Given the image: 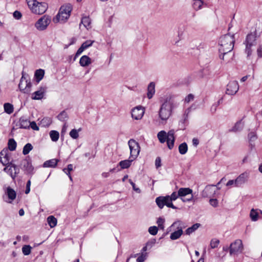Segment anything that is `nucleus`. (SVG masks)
Returning a JSON list of instances; mask_svg holds the SVG:
<instances>
[{
    "label": "nucleus",
    "instance_id": "nucleus-1",
    "mask_svg": "<svg viewBox=\"0 0 262 262\" xmlns=\"http://www.w3.org/2000/svg\"><path fill=\"white\" fill-rule=\"evenodd\" d=\"M234 36V34L231 35L228 33L220 38L219 52L221 59L224 60L225 56L233 50L235 42Z\"/></svg>",
    "mask_w": 262,
    "mask_h": 262
},
{
    "label": "nucleus",
    "instance_id": "nucleus-2",
    "mask_svg": "<svg viewBox=\"0 0 262 262\" xmlns=\"http://www.w3.org/2000/svg\"><path fill=\"white\" fill-rule=\"evenodd\" d=\"M174 107L173 98L170 96L167 97L159 111V116L161 120L166 121L171 116L172 111Z\"/></svg>",
    "mask_w": 262,
    "mask_h": 262
},
{
    "label": "nucleus",
    "instance_id": "nucleus-3",
    "mask_svg": "<svg viewBox=\"0 0 262 262\" xmlns=\"http://www.w3.org/2000/svg\"><path fill=\"white\" fill-rule=\"evenodd\" d=\"M257 37L256 30H255L253 32H251L247 35L244 44L246 46L245 52L247 54V57H249L251 55L252 53L251 48L256 45V38Z\"/></svg>",
    "mask_w": 262,
    "mask_h": 262
},
{
    "label": "nucleus",
    "instance_id": "nucleus-4",
    "mask_svg": "<svg viewBox=\"0 0 262 262\" xmlns=\"http://www.w3.org/2000/svg\"><path fill=\"white\" fill-rule=\"evenodd\" d=\"M72 10V6L70 4L62 6L59 9L58 13L56 16V17L54 18V21L57 23L61 20L65 22L69 18Z\"/></svg>",
    "mask_w": 262,
    "mask_h": 262
},
{
    "label": "nucleus",
    "instance_id": "nucleus-5",
    "mask_svg": "<svg viewBox=\"0 0 262 262\" xmlns=\"http://www.w3.org/2000/svg\"><path fill=\"white\" fill-rule=\"evenodd\" d=\"M19 167L26 174L32 175L34 173V168L32 165L31 159L29 156L21 161Z\"/></svg>",
    "mask_w": 262,
    "mask_h": 262
},
{
    "label": "nucleus",
    "instance_id": "nucleus-6",
    "mask_svg": "<svg viewBox=\"0 0 262 262\" xmlns=\"http://www.w3.org/2000/svg\"><path fill=\"white\" fill-rule=\"evenodd\" d=\"M130 149V158L135 159L139 154L140 146L138 142L134 139H131L128 142Z\"/></svg>",
    "mask_w": 262,
    "mask_h": 262
},
{
    "label": "nucleus",
    "instance_id": "nucleus-7",
    "mask_svg": "<svg viewBox=\"0 0 262 262\" xmlns=\"http://www.w3.org/2000/svg\"><path fill=\"white\" fill-rule=\"evenodd\" d=\"M51 21V17L49 16L45 15L36 21L35 27L39 31H43L46 29Z\"/></svg>",
    "mask_w": 262,
    "mask_h": 262
},
{
    "label": "nucleus",
    "instance_id": "nucleus-8",
    "mask_svg": "<svg viewBox=\"0 0 262 262\" xmlns=\"http://www.w3.org/2000/svg\"><path fill=\"white\" fill-rule=\"evenodd\" d=\"M156 203L160 209H162L165 205L167 207L172 209H178V207L173 205L172 203L169 202L168 198L167 195L163 196H160L156 199Z\"/></svg>",
    "mask_w": 262,
    "mask_h": 262
},
{
    "label": "nucleus",
    "instance_id": "nucleus-9",
    "mask_svg": "<svg viewBox=\"0 0 262 262\" xmlns=\"http://www.w3.org/2000/svg\"><path fill=\"white\" fill-rule=\"evenodd\" d=\"M229 249L230 255L242 253L244 249L242 241L241 239L236 240L230 245Z\"/></svg>",
    "mask_w": 262,
    "mask_h": 262
},
{
    "label": "nucleus",
    "instance_id": "nucleus-10",
    "mask_svg": "<svg viewBox=\"0 0 262 262\" xmlns=\"http://www.w3.org/2000/svg\"><path fill=\"white\" fill-rule=\"evenodd\" d=\"M238 89V84L236 81H230L227 85L226 93L229 95H233L236 93Z\"/></svg>",
    "mask_w": 262,
    "mask_h": 262
},
{
    "label": "nucleus",
    "instance_id": "nucleus-11",
    "mask_svg": "<svg viewBox=\"0 0 262 262\" xmlns=\"http://www.w3.org/2000/svg\"><path fill=\"white\" fill-rule=\"evenodd\" d=\"M249 179V174L245 172L241 173L235 179V187H242L244 184L248 182Z\"/></svg>",
    "mask_w": 262,
    "mask_h": 262
},
{
    "label": "nucleus",
    "instance_id": "nucleus-12",
    "mask_svg": "<svg viewBox=\"0 0 262 262\" xmlns=\"http://www.w3.org/2000/svg\"><path fill=\"white\" fill-rule=\"evenodd\" d=\"M144 113V108L141 106H138L132 111V117L135 120L141 119Z\"/></svg>",
    "mask_w": 262,
    "mask_h": 262
},
{
    "label": "nucleus",
    "instance_id": "nucleus-13",
    "mask_svg": "<svg viewBox=\"0 0 262 262\" xmlns=\"http://www.w3.org/2000/svg\"><path fill=\"white\" fill-rule=\"evenodd\" d=\"M36 8L33 9V13L36 14L44 13L48 8V4L46 3H39L36 4Z\"/></svg>",
    "mask_w": 262,
    "mask_h": 262
},
{
    "label": "nucleus",
    "instance_id": "nucleus-14",
    "mask_svg": "<svg viewBox=\"0 0 262 262\" xmlns=\"http://www.w3.org/2000/svg\"><path fill=\"white\" fill-rule=\"evenodd\" d=\"M167 147L169 149H171L174 146L175 137L174 131L170 130L168 132V137L166 140Z\"/></svg>",
    "mask_w": 262,
    "mask_h": 262
},
{
    "label": "nucleus",
    "instance_id": "nucleus-15",
    "mask_svg": "<svg viewBox=\"0 0 262 262\" xmlns=\"http://www.w3.org/2000/svg\"><path fill=\"white\" fill-rule=\"evenodd\" d=\"M47 88L46 86H41L39 88V90L35 91L33 94V96L32 97V99L34 100H40L41 99L43 96L44 94L46 92Z\"/></svg>",
    "mask_w": 262,
    "mask_h": 262
},
{
    "label": "nucleus",
    "instance_id": "nucleus-16",
    "mask_svg": "<svg viewBox=\"0 0 262 262\" xmlns=\"http://www.w3.org/2000/svg\"><path fill=\"white\" fill-rule=\"evenodd\" d=\"M155 93V83L151 82L147 87V97L148 99H151Z\"/></svg>",
    "mask_w": 262,
    "mask_h": 262
},
{
    "label": "nucleus",
    "instance_id": "nucleus-17",
    "mask_svg": "<svg viewBox=\"0 0 262 262\" xmlns=\"http://www.w3.org/2000/svg\"><path fill=\"white\" fill-rule=\"evenodd\" d=\"M91 62V59L87 55L82 56L79 60L80 65L83 67L88 66Z\"/></svg>",
    "mask_w": 262,
    "mask_h": 262
},
{
    "label": "nucleus",
    "instance_id": "nucleus-18",
    "mask_svg": "<svg viewBox=\"0 0 262 262\" xmlns=\"http://www.w3.org/2000/svg\"><path fill=\"white\" fill-rule=\"evenodd\" d=\"M45 75V70L39 69L35 71L34 77L37 83H39L43 78Z\"/></svg>",
    "mask_w": 262,
    "mask_h": 262
},
{
    "label": "nucleus",
    "instance_id": "nucleus-19",
    "mask_svg": "<svg viewBox=\"0 0 262 262\" xmlns=\"http://www.w3.org/2000/svg\"><path fill=\"white\" fill-rule=\"evenodd\" d=\"M134 159L131 160H125L121 161L118 163V166H120V170L122 169H126L129 168L132 164V162L134 161Z\"/></svg>",
    "mask_w": 262,
    "mask_h": 262
},
{
    "label": "nucleus",
    "instance_id": "nucleus-20",
    "mask_svg": "<svg viewBox=\"0 0 262 262\" xmlns=\"http://www.w3.org/2000/svg\"><path fill=\"white\" fill-rule=\"evenodd\" d=\"M192 193V190L189 188H181L178 190V195H180V197L185 196Z\"/></svg>",
    "mask_w": 262,
    "mask_h": 262
},
{
    "label": "nucleus",
    "instance_id": "nucleus-21",
    "mask_svg": "<svg viewBox=\"0 0 262 262\" xmlns=\"http://www.w3.org/2000/svg\"><path fill=\"white\" fill-rule=\"evenodd\" d=\"M244 127V124L242 123V121L240 120L237 121L234 126L230 129H229L230 132H237L241 131Z\"/></svg>",
    "mask_w": 262,
    "mask_h": 262
},
{
    "label": "nucleus",
    "instance_id": "nucleus-22",
    "mask_svg": "<svg viewBox=\"0 0 262 262\" xmlns=\"http://www.w3.org/2000/svg\"><path fill=\"white\" fill-rule=\"evenodd\" d=\"M214 186V185L207 186L202 192V196L204 198L209 197V193H215V190L213 188Z\"/></svg>",
    "mask_w": 262,
    "mask_h": 262
},
{
    "label": "nucleus",
    "instance_id": "nucleus-23",
    "mask_svg": "<svg viewBox=\"0 0 262 262\" xmlns=\"http://www.w3.org/2000/svg\"><path fill=\"white\" fill-rule=\"evenodd\" d=\"M58 160L56 159H53L45 162L43 164V167H55L58 162Z\"/></svg>",
    "mask_w": 262,
    "mask_h": 262
},
{
    "label": "nucleus",
    "instance_id": "nucleus-24",
    "mask_svg": "<svg viewBox=\"0 0 262 262\" xmlns=\"http://www.w3.org/2000/svg\"><path fill=\"white\" fill-rule=\"evenodd\" d=\"M157 137L160 143H164L168 137V134L164 130H161L158 133Z\"/></svg>",
    "mask_w": 262,
    "mask_h": 262
},
{
    "label": "nucleus",
    "instance_id": "nucleus-25",
    "mask_svg": "<svg viewBox=\"0 0 262 262\" xmlns=\"http://www.w3.org/2000/svg\"><path fill=\"white\" fill-rule=\"evenodd\" d=\"M183 231L182 227H180L177 231H175L171 233L170 238L172 240L178 239L183 234Z\"/></svg>",
    "mask_w": 262,
    "mask_h": 262
},
{
    "label": "nucleus",
    "instance_id": "nucleus-26",
    "mask_svg": "<svg viewBox=\"0 0 262 262\" xmlns=\"http://www.w3.org/2000/svg\"><path fill=\"white\" fill-rule=\"evenodd\" d=\"M17 143L13 138L9 139L8 142V149L13 151L16 149Z\"/></svg>",
    "mask_w": 262,
    "mask_h": 262
},
{
    "label": "nucleus",
    "instance_id": "nucleus-27",
    "mask_svg": "<svg viewBox=\"0 0 262 262\" xmlns=\"http://www.w3.org/2000/svg\"><path fill=\"white\" fill-rule=\"evenodd\" d=\"M6 193L10 200H14L16 198V192L13 189H12L10 187H8L7 188V191Z\"/></svg>",
    "mask_w": 262,
    "mask_h": 262
},
{
    "label": "nucleus",
    "instance_id": "nucleus-28",
    "mask_svg": "<svg viewBox=\"0 0 262 262\" xmlns=\"http://www.w3.org/2000/svg\"><path fill=\"white\" fill-rule=\"evenodd\" d=\"M52 120L51 119V118L50 117H44L43 118H42L40 122V124L41 125H42V126L43 127H48L50 125V124L52 123Z\"/></svg>",
    "mask_w": 262,
    "mask_h": 262
},
{
    "label": "nucleus",
    "instance_id": "nucleus-29",
    "mask_svg": "<svg viewBox=\"0 0 262 262\" xmlns=\"http://www.w3.org/2000/svg\"><path fill=\"white\" fill-rule=\"evenodd\" d=\"M4 111L8 114H11L13 112V105L10 103H5L4 104Z\"/></svg>",
    "mask_w": 262,
    "mask_h": 262
},
{
    "label": "nucleus",
    "instance_id": "nucleus-30",
    "mask_svg": "<svg viewBox=\"0 0 262 262\" xmlns=\"http://www.w3.org/2000/svg\"><path fill=\"white\" fill-rule=\"evenodd\" d=\"M32 86V83L29 79H26L25 81V86L24 89H22L23 93L25 94H28L31 91V88Z\"/></svg>",
    "mask_w": 262,
    "mask_h": 262
},
{
    "label": "nucleus",
    "instance_id": "nucleus-31",
    "mask_svg": "<svg viewBox=\"0 0 262 262\" xmlns=\"http://www.w3.org/2000/svg\"><path fill=\"white\" fill-rule=\"evenodd\" d=\"M91 19L89 16H84L82 17L81 20V23L80 24V26L81 24H83L84 27L88 29L89 27H90L91 25Z\"/></svg>",
    "mask_w": 262,
    "mask_h": 262
},
{
    "label": "nucleus",
    "instance_id": "nucleus-32",
    "mask_svg": "<svg viewBox=\"0 0 262 262\" xmlns=\"http://www.w3.org/2000/svg\"><path fill=\"white\" fill-rule=\"evenodd\" d=\"M69 117L66 111H62L57 116V118L62 122H66L68 120Z\"/></svg>",
    "mask_w": 262,
    "mask_h": 262
},
{
    "label": "nucleus",
    "instance_id": "nucleus-33",
    "mask_svg": "<svg viewBox=\"0 0 262 262\" xmlns=\"http://www.w3.org/2000/svg\"><path fill=\"white\" fill-rule=\"evenodd\" d=\"M19 120L20 121V126H22V128L27 129L29 128L30 122L28 119L26 118L25 117H21L19 118Z\"/></svg>",
    "mask_w": 262,
    "mask_h": 262
},
{
    "label": "nucleus",
    "instance_id": "nucleus-34",
    "mask_svg": "<svg viewBox=\"0 0 262 262\" xmlns=\"http://www.w3.org/2000/svg\"><path fill=\"white\" fill-rule=\"evenodd\" d=\"M47 222L51 228H53L57 225V219L53 215H50L47 217Z\"/></svg>",
    "mask_w": 262,
    "mask_h": 262
},
{
    "label": "nucleus",
    "instance_id": "nucleus-35",
    "mask_svg": "<svg viewBox=\"0 0 262 262\" xmlns=\"http://www.w3.org/2000/svg\"><path fill=\"white\" fill-rule=\"evenodd\" d=\"M201 224L199 223H195L193 224L191 227L188 228L186 231L185 233L187 235H190L191 233L195 231L199 227H200Z\"/></svg>",
    "mask_w": 262,
    "mask_h": 262
},
{
    "label": "nucleus",
    "instance_id": "nucleus-36",
    "mask_svg": "<svg viewBox=\"0 0 262 262\" xmlns=\"http://www.w3.org/2000/svg\"><path fill=\"white\" fill-rule=\"evenodd\" d=\"M10 158H11V154L8 151V153L6 154V156L4 157L3 159H2L1 161H0V162L3 165H6L7 164H9L10 165V163L12 162V161H10Z\"/></svg>",
    "mask_w": 262,
    "mask_h": 262
},
{
    "label": "nucleus",
    "instance_id": "nucleus-37",
    "mask_svg": "<svg viewBox=\"0 0 262 262\" xmlns=\"http://www.w3.org/2000/svg\"><path fill=\"white\" fill-rule=\"evenodd\" d=\"M188 150V146L186 142L180 144L179 146V151L180 154L184 155Z\"/></svg>",
    "mask_w": 262,
    "mask_h": 262
},
{
    "label": "nucleus",
    "instance_id": "nucleus-38",
    "mask_svg": "<svg viewBox=\"0 0 262 262\" xmlns=\"http://www.w3.org/2000/svg\"><path fill=\"white\" fill-rule=\"evenodd\" d=\"M49 135L52 141L56 142L58 140L59 134L57 131L52 130L50 132Z\"/></svg>",
    "mask_w": 262,
    "mask_h": 262
},
{
    "label": "nucleus",
    "instance_id": "nucleus-39",
    "mask_svg": "<svg viewBox=\"0 0 262 262\" xmlns=\"http://www.w3.org/2000/svg\"><path fill=\"white\" fill-rule=\"evenodd\" d=\"M10 165H11V168H13L14 170V172H12V179L13 180H14L15 178L17 177V174L19 173V168L16 164L13 163L12 162L10 163Z\"/></svg>",
    "mask_w": 262,
    "mask_h": 262
},
{
    "label": "nucleus",
    "instance_id": "nucleus-40",
    "mask_svg": "<svg viewBox=\"0 0 262 262\" xmlns=\"http://www.w3.org/2000/svg\"><path fill=\"white\" fill-rule=\"evenodd\" d=\"M203 4V2L201 0H193L192 7L195 10L198 11L202 8Z\"/></svg>",
    "mask_w": 262,
    "mask_h": 262
},
{
    "label": "nucleus",
    "instance_id": "nucleus-41",
    "mask_svg": "<svg viewBox=\"0 0 262 262\" xmlns=\"http://www.w3.org/2000/svg\"><path fill=\"white\" fill-rule=\"evenodd\" d=\"M33 148L32 145L31 143H27L23 147V154L24 155H28L31 150Z\"/></svg>",
    "mask_w": 262,
    "mask_h": 262
},
{
    "label": "nucleus",
    "instance_id": "nucleus-42",
    "mask_svg": "<svg viewBox=\"0 0 262 262\" xmlns=\"http://www.w3.org/2000/svg\"><path fill=\"white\" fill-rule=\"evenodd\" d=\"M249 142H254L257 139V136L255 132H251L248 135Z\"/></svg>",
    "mask_w": 262,
    "mask_h": 262
},
{
    "label": "nucleus",
    "instance_id": "nucleus-43",
    "mask_svg": "<svg viewBox=\"0 0 262 262\" xmlns=\"http://www.w3.org/2000/svg\"><path fill=\"white\" fill-rule=\"evenodd\" d=\"M81 128H79L78 130L76 129H72L70 131L69 135L70 137L73 139H77L79 137L78 132L81 131Z\"/></svg>",
    "mask_w": 262,
    "mask_h": 262
},
{
    "label": "nucleus",
    "instance_id": "nucleus-44",
    "mask_svg": "<svg viewBox=\"0 0 262 262\" xmlns=\"http://www.w3.org/2000/svg\"><path fill=\"white\" fill-rule=\"evenodd\" d=\"M26 1L29 8L33 12V9L36 8V5L38 4V2L36 0H26Z\"/></svg>",
    "mask_w": 262,
    "mask_h": 262
},
{
    "label": "nucleus",
    "instance_id": "nucleus-45",
    "mask_svg": "<svg viewBox=\"0 0 262 262\" xmlns=\"http://www.w3.org/2000/svg\"><path fill=\"white\" fill-rule=\"evenodd\" d=\"M250 216L252 221H256L258 220V212L256 211V210L254 209H251L250 213Z\"/></svg>",
    "mask_w": 262,
    "mask_h": 262
},
{
    "label": "nucleus",
    "instance_id": "nucleus-46",
    "mask_svg": "<svg viewBox=\"0 0 262 262\" xmlns=\"http://www.w3.org/2000/svg\"><path fill=\"white\" fill-rule=\"evenodd\" d=\"M32 247L30 245H24L22 248L23 253L25 255H28L30 254Z\"/></svg>",
    "mask_w": 262,
    "mask_h": 262
},
{
    "label": "nucleus",
    "instance_id": "nucleus-47",
    "mask_svg": "<svg viewBox=\"0 0 262 262\" xmlns=\"http://www.w3.org/2000/svg\"><path fill=\"white\" fill-rule=\"evenodd\" d=\"M164 222H165V219L161 217H159L157 221V224H158V227L160 229L164 230Z\"/></svg>",
    "mask_w": 262,
    "mask_h": 262
},
{
    "label": "nucleus",
    "instance_id": "nucleus-48",
    "mask_svg": "<svg viewBox=\"0 0 262 262\" xmlns=\"http://www.w3.org/2000/svg\"><path fill=\"white\" fill-rule=\"evenodd\" d=\"M167 196L168 198L169 202L172 203V201L176 200L180 195H178V192H173L170 195H167Z\"/></svg>",
    "mask_w": 262,
    "mask_h": 262
},
{
    "label": "nucleus",
    "instance_id": "nucleus-49",
    "mask_svg": "<svg viewBox=\"0 0 262 262\" xmlns=\"http://www.w3.org/2000/svg\"><path fill=\"white\" fill-rule=\"evenodd\" d=\"M188 119V115L187 114H184L183 115V119L181 120L179 122V126H180V128L181 129H185V122L187 121Z\"/></svg>",
    "mask_w": 262,
    "mask_h": 262
},
{
    "label": "nucleus",
    "instance_id": "nucleus-50",
    "mask_svg": "<svg viewBox=\"0 0 262 262\" xmlns=\"http://www.w3.org/2000/svg\"><path fill=\"white\" fill-rule=\"evenodd\" d=\"M158 231V227L154 226H151L148 228L149 233L152 235H155L157 234Z\"/></svg>",
    "mask_w": 262,
    "mask_h": 262
},
{
    "label": "nucleus",
    "instance_id": "nucleus-51",
    "mask_svg": "<svg viewBox=\"0 0 262 262\" xmlns=\"http://www.w3.org/2000/svg\"><path fill=\"white\" fill-rule=\"evenodd\" d=\"M94 42V40H87L84 42H83L81 46L83 47L84 49H86L89 47L92 46Z\"/></svg>",
    "mask_w": 262,
    "mask_h": 262
},
{
    "label": "nucleus",
    "instance_id": "nucleus-52",
    "mask_svg": "<svg viewBox=\"0 0 262 262\" xmlns=\"http://www.w3.org/2000/svg\"><path fill=\"white\" fill-rule=\"evenodd\" d=\"M220 243V241L216 238L212 239L210 242V247L212 249L216 248Z\"/></svg>",
    "mask_w": 262,
    "mask_h": 262
},
{
    "label": "nucleus",
    "instance_id": "nucleus-53",
    "mask_svg": "<svg viewBox=\"0 0 262 262\" xmlns=\"http://www.w3.org/2000/svg\"><path fill=\"white\" fill-rule=\"evenodd\" d=\"M21 74H22V76L20 79V81L18 84V86L20 88L22 87V81H24V80L26 81V79H28L27 78L29 77L28 75L25 74L24 71L22 72Z\"/></svg>",
    "mask_w": 262,
    "mask_h": 262
},
{
    "label": "nucleus",
    "instance_id": "nucleus-54",
    "mask_svg": "<svg viewBox=\"0 0 262 262\" xmlns=\"http://www.w3.org/2000/svg\"><path fill=\"white\" fill-rule=\"evenodd\" d=\"M6 167L4 168L3 170L8 173L11 177H12V170L11 168V165H9V164H7L5 165Z\"/></svg>",
    "mask_w": 262,
    "mask_h": 262
},
{
    "label": "nucleus",
    "instance_id": "nucleus-55",
    "mask_svg": "<svg viewBox=\"0 0 262 262\" xmlns=\"http://www.w3.org/2000/svg\"><path fill=\"white\" fill-rule=\"evenodd\" d=\"M129 182L130 185L132 186L133 189L136 192L140 193L141 192V190L139 188L137 187L136 184L132 181V180H129Z\"/></svg>",
    "mask_w": 262,
    "mask_h": 262
},
{
    "label": "nucleus",
    "instance_id": "nucleus-56",
    "mask_svg": "<svg viewBox=\"0 0 262 262\" xmlns=\"http://www.w3.org/2000/svg\"><path fill=\"white\" fill-rule=\"evenodd\" d=\"M209 203L212 206L216 207L218 205V201L216 199H210L209 200Z\"/></svg>",
    "mask_w": 262,
    "mask_h": 262
},
{
    "label": "nucleus",
    "instance_id": "nucleus-57",
    "mask_svg": "<svg viewBox=\"0 0 262 262\" xmlns=\"http://www.w3.org/2000/svg\"><path fill=\"white\" fill-rule=\"evenodd\" d=\"M8 149L7 148H4L1 152H0V161L4 158V156H6V154L8 153Z\"/></svg>",
    "mask_w": 262,
    "mask_h": 262
},
{
    "label": "nucleus",
    "instance_id": "nucleus-58",
    "mask_svg": "<svg viewBox=\"0 0 262 262\" xmlns=\"http://www.w3.org/2000/svg\"><path fill=\"white\" fill-rule=\"evenodd\" d=\"M31 127L32 129L35 130H38L39 127L37 125L36 122L35 121H32L31 122H30L29 123V127Z\"/></svg>",
    "mask_w": 262,
    "mask_h": 262
},
{
    "label": "nucleus",
    "instance_id": "nucleus-59",
    "mask_svg": "<svg viewBox=\"0 0 262 262\" xmlns=\"http://www.w3.org/2000/svg\"><path fill=\"white\" fill-rule=\"evenodd\" d=\"M22 16V14L21 13L17 11V10H16L13 13V17L16 19H19L20 18H21Z\"/></svg>",
    "mask_w": 262,
    "mask_h": 262
},
{
    "label": "nucleus",
    "instance_id": "nucleus-60",
    "mask_svg": "<svg viewBox=\"0 0 262 262\" xmlns=\"http://www.w3.org/2000/svg\"><path fill=\"white\" fill-rule=\"evenodd\" d=\"M257 54L258 58L262 57V44L258 46L257 49Z\"/></svg>",
    "mask_w": 262,
    "mask_h": 262
},
{
    "label": "nucleus",
    "instance_id": "nucleus-61",
    "mask_svg": "<svg viewBox=\"0 0 262 262\" xmlns=\"http://www.w3.org/2000/svg\"><path fill=\"white\" fill-rule=\"evenodd\" d=\"M194 99V96L192 94H189L185 99V102L189 103Z\"/></svg>",
    "mask_w": 262,
    "mask_h": 262
},
{
    "label": "nucleus",
    "instance_id": "nucleus-62",
    "mask_svg": "<svg viewBox=\"0 0 262 262\" xmlns=\"http://www.w3.org/2000/svg\"><path fill=\"white\" fill-rule=\"evenodd\" d=\"M155 166L157 168L161 167V160L160 157H157L155 160Z\"/></svg>",
    "mask_w": 262,
    "mask_h": 262
},
{
    "label": "nucleus",
    "instance_id": "nucleus-63",
    "mask_svg": "<svg viewBox=\"0 0 262 262\" xmlns=\"http://www.w3.org/2000/svg\"><path fill=\"white\" fill-rule=\"evenodd\" d=\"M73 165L71 164H68L67 166V168H64L63 169V171H68V172L70 173L71 171L73 170Z\"/></svg>",
    "mask_w": 262,
    "mask_h": 262
},
{
    "label": "nucleus",
    "instance_id": "nucleus-64",
    "mask_svg": "<svg viewBox=\"0 0 262 262\" xmlns=\"http://www.w3.org/2000/svg\"><path fill=\"white\" fill-rule=\"evenodd\" d=\"M145 255L144 254H142L140 256H139L137 259V262H143L145 260Z\"/></svg>",
    "mask_w": 262,
    "mask_h": 262
}]
</instances>
